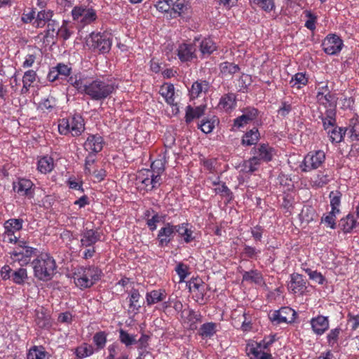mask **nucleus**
I'll return each instance as SVG.
<instances>
[{
    "label": "nucleus",
    "mask_w": 359,
    "mask_h": 359,
    "mask_svg": "<svg viewBox=\"0 0 359 359\" xmlns=\"http://www.w3.org/2000/svg\"><path fill=\"white\" fill-rule=\"evenodd\" d=\"M68 82L79 94L93 101L103 102L110 97L117 89L114 81L104 76L90 77L79 74L69 76Z\"/></svg>",
    "instance_id": "nucleus-1"
},
{
    "label": "nucleus",
    "mask_w": 359,
    "mask_h": 359,
    "mask_svg": "<svg viewBox=\"0 0 359 359\" xmlns=\"http://www.w3.org/2000/svg\"><path fill=\"white\" fill-rule=\"evenodd\" d=\"M34 276L43 281L52 279L55 273L57 265L55 259L48 254L37 256L32 262Z\"/></svg>",
    "instance_id": "nucleus-2"
},
{
    "label": "nucleus",
    "mask_w": 359,
    "mask_h": 359,
    "mask_svg": "<svg viewBox=\"0 0 359 359\" xmlns=\"http://www.w3.org/2000/svg\"><path fill=\"white\" fill-rule=\"evenodd\" d=\"M102 271L95 266H79L73 272L75 285L80 289L89 288L100 280Z\"/></svg>",
    "instance_id": "nucleus-3"
},
{
    "label": "nucleus",
    "mask_w": 359,
    "mask_h": 359,
    "mask_svg": "<svg viewBox=\"0 0 359 359\" xmlns=\"http://www.w3.org/2000/svg\"><path fill=\"white\" fill-rule=\"evenodd\" d=\"M274 341L275 337L269 336L259 342H249L245 348L246 353L248 355H252L254 359H273L272 355L269 351Z\"/></svg>",
    "instance_id": "nucleus-4"
},
{
    "label": "nucleus",
    "mask_w": 359,
    "mask_h": 359,
    "mask_svg": "<svg viewBox=\"0 0 359 359\" xmlns=\"http://www.w3.org/2000/svg\"><path fill=\"white\" fill-rule=\"evenodd\" d=\"M84 121L81 116L74 115L69 118H62L58 124V131L61 135H67L71 134L76 137L81 135L84 131Z\"/></svg>",
    "instance_id": "nucleus-5"
},
{
    "label": "nucleus",
    "mask_w": 359,
    "mask_h": 359,
    "mask_svg": "<svg viewBox=\"0 0 359 359\" xmlns=\"http://www.w3.org/2000/svg\"><path fill=\"white\" fill-rule=\"evenodd\" d=\"M86 44L93 51L108 53L112 44L111 34L107 32H92L86 39Z\"/></svg>",
    "instance_id": "nucleus-6"
},
{
    "label": "nucleus",
    "mask_w": 359,
    "mask_h": 359,
    "mask_svg": "<svg viewBox=\"0 0 359 359\" xmlns=\"http://www.w3.org/2000/svg\"><path fill=\"white\" fill-rule=\"evenodd\" d=\"M36 252V248L28 246L26 242L20 241L18 246L9 252L11 263H18L21 266H26Z\"/></svg>",
    "instance_id": "nucleus-7"
},
{
    "label": "nucleus",
    "mask_w": 359,
    "mask_h": 359,
    "mask_svg": "<svg viewBox=\"0 0 359 359\" xmlns=\"http://www.w3.org/2000/svg\"><path fill=\"white\" fill-rule=\"evenodd\" d=\"M326 155L323 150H315L309 152L299 164L302 172H308L320 168L325 163Z\"/></svg>",
    "instance_id": "nucleus-8"
},
{
    "label": "nucleus",
    "mask_w": 359,
    "mask_h": 359,
    "mask_svg": "<svg viewBox=\"0 0 359 359\" xmlns=\"http://www.w3.org/2000/svg\"><path fill=\"white\" fill-rule=\"evenodd\" d=\"M72 16L74 20L82 26L88 25L97 19V13L92 6L79 5L72 10Z\"/></svg>",
    "instance_id": "nucleus-9"
},
{
    "label": "nucleus",
    "mask_w": 359,
    "mask_h": 359,
    "mask_svg": "<svg viewBox=\"0 0 359 359\" xmlns=\"http://www.w3.org/2000/svg\"><path fill=\"white\" fill-rule=\"evenodd\" d=\"M22 219L13 218L6 220L4 224V241L9 243H16L20 238V231L22 229Z\"/></svg>",
    "instance_id": "nucleus-10"
},
{
    "label": "nucleus",
    "mask_w": 359,
    "mask_h": 359,
    "mask_svg": "<svg viewBox=\"0 0 359 359\" xmlns=\"http://www.w3.org/2000/svg\"><path fill=\"white\" fill-rule=\"evenodd\" d=\"M177 55L180 60L182 62H189L196 58V48L194 44L182 43L179 44L175 53L170 55L168 53H166L168 60L175 59L174 55Z\"/></svg>",
    "instance_id": "nucleus-11"
},
{
    "label": "nucleus",
    "mask_w": 359,
    "mask_h": 359,
    "mask_svg": "<svg viewBox=\"0 0 359 359\" xmlns=\"http://www.w3.org/2000/svg\"><path fill=\"white\" fill-rule=\"evenodd\" d=\"M269 318L276 324L291 323L296 318V312L290 307H283L270 314Z\"/></svg>",
    "instance_id": "nucleus-12"
},
{
    "label": "nucleus",
    "mask_w": 359,
    "mask_h": 359,
    "mask_svg": "<svg viewBox=\"0 0 359 359\" xmlns=\"http://www.w3.org/2000/svg\"><path fill=\"white\" fill-rule=\"evenodd\" d=\"M344 46L343 41L336 34H328L322 43L325 53L332 55L338 54Z\"/></svg>",
    "instance_id": "nucleus-13"
},
{
    "label": "nucleus",
    "mask_w": 359,
    "mask_h": 359,
    "mask_svg": "<svg viewBox=\"0 0 359 359\" xmlns=\"http://www.w3.org/2000/svg\"><path fill=\"white\" fill-rule=\"evenodd\" d=\"M251 153L262 163L271 161L276 155V150L269 144H261L254 147Z\"/></svg>",
    "instance_id": "nucleus-14"
},
{
    "label": "nucleus",
    "mask_w": 359,
    "mask_h": 359,
    "mask_svg": "<svg viewBox=\"0 0 359 359\" xmlns=\"http://www.w3.org/2000/svg\"><path fill=\"white\" fill-rule=\"evenodd\" d=\"M80 246L81 248L92 247L101 238L100 232L96 229H84L81 232Z\"/></svg>",
    "instance_id": "nucleus-15"
},
{
    "label": "nucleus",
    "mask_w": 359,
    "mask_h": 359,
    "mask_svg": "<svg viewBox=\"0 0 359 359\" xmlns=\"http://www.w3.org/2000/svg\"><path fill=\"white\" fill-rule=\"evenodd\" d=\"M182 323L186 329L194 330L197 325L201 321V315L192 309H184L181 315Z\"/></svg>",
    "instance_id": "nucleus-16"
},
{
    "label": "nucleus",
    "mask_w": 359,
    "mask_h": 359,
    "mask_svg": "<svg viewBox=\"0 0 359 359\" xmlns=\"http://www.w3.org/2000/svg\"><path fill=\"white\" fill-rule=\"evenodd\" d=\"M104 145V140L102 136L98 134L89 135L84 142V149L90 154L95 155L102 151Z\"/></svg>",
    "instance_id": "nucleus-17"
},
{
    "label": "nucleus",
    "mask_w": 359,
    "mask_h": 359,
    "mask_svg": "<svg viewBox=\"0 0 359 359\" xmlns=\"http://www.w3.org/2000/svg\"><path fill=\"white\" fill-rule=\"evenodd\" d=\"M176 233V225H172L167 223L163 227L161 228L158 233V246L163 248L167 246L174 237Z\"/></svg>",
    "instance_id": "nucleus-18"
},
{
    "label": "nucleus",
    "mask_w": 359,
    "mask_h": 359,
    "mask_svg": "<svg viewBox=\"0 0 359 359\" xmlns=\"http://www.w3.org/2000/svg\"><path fill=\"white\" fill-rule=\"evenodd\" d=\"M288 290L293 294L302 295L306 290V282L300 274H292Z\"/></svg>",
    "instance_id": "nucleus-19"
},
{
    "label": "nucleus",
    "mask_w": 359,
    "mask_h": 359,
    "mask_svg": "<svg viewBox=\"0 0 359 359\" xmlns=\"http://www.w3.org/2000/svg\"><path fill=\"white\" fill-rule=\"evenodd\" d=\"M310 324L313 332L319 336L323 334L330 327L328 317L320 315L312 318L310 320Z\"/></svg>",
    "instance_id": "nucleus-20"
},
{
    "label": "nucleus",
    "mask_w": 359,
    "mask_h": 359,
    "mask_svg": "<svg viewBox=\"0 0 359 359\" xmlns=\"http://www.w3.org/2000/svg\"><path fill=\"white\" fill-rule=\"evenodd\" d=\"M257 116V110L255 108H248L243 114L234 119L233 127L239 129L245 127L249 123L255 120Z\"/></svg>",
    "instance_id": "nucleus-21"
},
{
    "label": "nucleus",
    "mask_w": 359,
    "mask_h": 359,
    "mask_svg": "<svg viewBox=\"0 0 359 359\" xmlns=\"http://www.w3.org/2000/svg\"><path fill=\"white\" fill-rule=\"evenodd\" d=\"M33 182L28 179H19L18 182H13V189L21 196H25L29 198L33 196L32 187Z\"/></svg>",
    "instance_id": "nucleus-22"
},
{
    "label": "nucleus",
    "mask_w": 359,
    "mask_h": 359,
    "mask_svg": "<svg viewBox=\"0 0 359 359\" xmlns=\"http://www.w3.org/2000/svg\"><path fill=\"white\" fill-rule=\"evenodd\" d=\"M167 297V293L164 289L153 290L147 292L145 299L147 306H151L159 302H163Z\"/></svg>",
    "instance_id": "nucleus-23"
},
{
    "label": "nucleus",
    "mask_w": 359,
    "mask_h": 359,
    "mask_svg": "<svg viewBox=\"0 0 359 359\" xmlns=\"http://www.w3.org/2000/svg\"><path fill=\"white\" fill-rule=\"evenodd\" d=\"M316 100L320 105L324 106L327 109H335L337 97L331 92L327 94L316 95Z\"/></svg>",
    "instance_id": "nucleus-24"
},
{
    "label": "nucleus",
    "mask_w": 359,
    "mask_h": 359,
    "mask_svg": "<svg viewBox=\"0 0 359 359\" xmlns=\"http://www.w3.org/2000/svg\"><path fill=\"white\" fill-rule=\"evenodd\" d=\"M55 167L54 160L51 156H43L37 161V170L42 174L50 172Z\"/></svg>",
    "instance_id": "nucleus-25"
},
{
    "label": "nucleus",
    "mask_w": 359,
    "mask_h": 359,
    "mask_svg": "<svg viewBox=\"0 0 359 359\" xmlns=\"http://www.w3.org/2000/svg\"><path fill=\"white\" fill-rule=\"evenodd\" d=\"M219 74L224 78H231L236 73L240 71L238 65L230 62H222L219 65Z\"/></svg>",
    "instance_id": "nucleus-26"
},
{
    "label": "nucleus",
    "mask_w": 359,
    "mask_h": 359,
    "mask_svg": "<svg viewBox=\"0 0 359 359\" xmlns=\"http://www.w3.org/2000/svg\"><path fill=\"white\" fill-rule=\"evenodd\" d=\"M236 106V97L233 93H227L222 96L218 107L226 111L233 109Z\"/></svg>",
    "instance_id": "nucleus-27"
},
{
    "label": "nucleus",
    "mask_w": 359,
    "mask_h": 359,
    "mask_svg": "<svg viewBox=\"0 0 359 359\" xmlns=\"http://www.w3.org/2000/svg\"><path fill=\"white\" fill-rule=\"evenodd\" d=\"M58 23L55 20H52L47 24V28L43 35V43H54L55 39L57 36Z\"/></svg>",
    "instance_id": "nucleus-28"
},
{
    "label": "nucleus",
    "mask_w": 359,
    "mask_h": 359,
    "mask_svg": "<svg viewBox=\"0 0 359 359\" xmlns=\"http://www.w3.org/2000/svg\"><path fill=\"white\" fill-rule=\"evenodd\" d=\"M53 12L51 10H42L39 11L33 22V25L36 28H42L46 24L52 21Z\"/></svg>",
    "instance_id": "nucleus-29"
},
{
    "label": "nucleus",
    "mask_w": 359,
    "mask_h": 359,
    "mask_svg": "<svg viewBox=\"0 0 359 359\" xmlns=\"http://www.w3.org/2000/svg\"><path fill=\"white\" fill-rule=\"evenodd\" d=\"M159 93L168 104H175V87L172 84L165 83L162 85L160 88Z\"/></svg>",
    "instance_id": "nucleus-30"
},
{
    "label": "nucleus",
    "mask_w": 359,
    "mask_h": 359,
    "mask_svg": "<svg viewBox=\"0 0 359 359\" xmlns=\"http://www.w3.org/2000/svg\"><path fill=\"white\" fill-rule=\"evenodd\" d=\"M176 233L183 238L184 242L189 243L195 239L193 231L189 228L188 223H182L176 225Z\"/></svg>",
    "instance_id": "nucleus-31"
},
{
    "label": "nucleus",
    "mask_w": 359,
    "mask_h": 359,
    "mask_svg": "<svg viewBox=\"0 0 359 359\" xmlns=\"http://www.w3.org/2000/svg\"><path fill=\"white\" fill-rule=\"evenodd\" d=\"M325 130L333 128L336 124V110L335 109H326L324 114L320 116Z\"/></svg>",
    "instance_id": "nucleus-32"
},
{
    "label": "nucleus",
    "mask_w": 359,
    "mask_h": 359,
    "mask_svg": "<svg viewBox=\"0 0 359 359\" xmlns=\"http://www.w3.org/2000/svg\"><path fill=\"white\" fill-rule=\"evenodd\" d=\"M330 180V176L327 172L319 171L316 175L311 178L310 184L312 187L320 188L328 184Z\"/></svg>",
    "instance_id": "nucleus-33"
},
{
    "label": "nucleus",
    "mask_w": 359,
    "mask_h": 359,
    "mask_svg": "<svg viewBox=\"0 0 359 359\" xmlns=\"http://www.w3.org/2000/svg\"><path fill=\"white\" fill-rule=\"evenodd\" d=\"M358 224L359 222L357 221L353 214L347 215L341 219L339 224L341 230L346 233H351Z\"/></svg>",
    "instance_id": "nucleus-34"
},
{
    "label": "nucleus",
    "mask_w": 359,
    "mask_h": 359,
    "mask_svg": "<svg viewBox=\"0 0 359 359\" xmlns=\"http://www.w3.org/2000/svg\"><path fill=\"white\" fill-rule=\"evenodd\" d=\"M205 106L200 105L195 108L191 105L186 107L185 121L187 123H191L194 118L201 117L205 112Z\"/></svg>",
    "instance_id": "nucleus-35"
},
{
    "label": "nucleus",
    "mask_w": 359,
    "mask_h": 359,
    "mask_svg": "<svg viewBox=\"0 0 359 359\" xmlns=\"http://www.w3.org/2000/svg\"><path fill=\"white\" fill-rule=\"evenodd\" d=\"M259 140V133L257 128H253L246 132L242 138V144L244 146H252L257 143Z\"/></svg>",
    "instance_id": "nucleus-36"
},
{
    "label": "nucleus",
    "mask_w": 359,
    "mask_h": 359,
    "mask_svg": "<svg viewBox=\"0 0 359 359\" xmlns=\"http://www.w3.org/2000/svg\"><path fill=\"white\" fill-rule=\"evenodd\" d=\"M346 132L352 141H359V117L349 121Z\"/></svg>",
    "instance_id": "nucleus-37"
},
{
    "label": "nucleus",
    "mask_w": 359,
    "mask_h": 359,
    "mask_svg": "<svg viewBox=\"0 0 359 359\" xmlns=\"http://www.w3.org/2000/svg\"><path fill=\"white\" fill-rule=\"evenodd\" d=\"M95 352V348L91 344L83 343L74 349V354L77 359H83L90 356Z\"/></svg>",
    "instance_id": "nucleus-38"
},
{
    "label": "nucleus",
    "mask_w": 359,
    "mask_h": 359,
    "mask_svg": "<svg viewBox=\"0 0 359 359\" xmlns=\"http://www.w3.org/2000/svg\"><path fill=\"white\" fill-rule=\"evenodd\" d=\"M216 332L217 324L212 322L203 323L198 331L199 335L203 339L211 338Z\"/></svg>",
    "instance_id": "nucleus-39"
},
{
    "label": "nucleus",
    "mask_w": 359,
    "mask_h": 359,
    "mask_svg": "<svg viewBox=\"0 0 359 359\" xmlns=\"http://www.w3.org/2000/svg\"><path fill=\"white\" fill-rule=\"evenodd\" d=\"M306 266V264H302V269L307 273L310 280L319 285H323L325 283L326 278L320 272H318L316 270H312L311 269Z\"/></svg>",
    "instance_id": "nucleus-40"
},
{
    "label": "nucleus",
    "mask_w": 359,
    "mask_h": 359,
    "mask_svg": "<svg viewBox=\"0 0 359 359\" xmlns=\"http://www.w3.org/2000/svg\"><path fill=\"white\" fill-rule=\"evenodd\" d=\"M36 74L33 70H28L25 72L22 77L23 86L21 89V93L25 94L29 91L30 86L36 81Z\"/></svg>",
    "instance_id": "nucleus-41"
},
{
    "label": "nucleus",
    "mask_w": 359,
    "mask_h": 359,
    "mask_svg": "<svg viewBox=\"0 0 359 359\" xmlns=\"http://www.w3.org/2000/svg\"><path fill=\"white\" fill-rule=\"evenodd\" d=\"M216 49V44L210 38H205L200 43V51L203 55H210Z\"/></svg>",
    "instance_id": "nucleus-42"
},
{
    "label": "nucleus",
    "mask_w": 359,
    "mask_h": 359,
    "mask_svg": "<svg viewBox=\"0 0 359 359\" xmlns=\"http://www.w3.org/2000/svg\"><path fill=\"white\" fill-rule=\"evenodd\" d=\"M308 81L309 77L306 73L298 72L292 77L290 83L292 87L300 89L307 84Z\"/></svg>",
    "instance_id": "nucleus-43"
},
{
    "label": "nucleus",
    "mask_w": 359,
    "mask_h": 359,
    "mask_svg": "<svg viewBox=\"0 0 359 359\" xmlns=\"http://www.w3.org/2000/svg\"><path fill=\"white\" fill-rule=\"evenodd\" d=\"M27 358V359H49L45 348L43 346H36L29 350Z\"/></svg>",
    "instance_id": "nucleus-44"
},
{
    "label": "nucleus",
    "mask_w": 359,
    "mask_h": 359,
    "mask_svg": "<svg viewBox=\"0 0 359 359\" xmlns=\"http://www.w3.org/2000/svg\"><path fill=\"white\" fill-rule=\"evenodd\" d=\"M108 355L105 359H130L126 353H121V355L117 357V355L121 352V347L118 344L114 343L110 344L108 348Z\"/></svg>",
    "instance_id": "nucleus-45"
},
{
    "label": "nucleus",
    "mask_w": 359,
    "mask_h": 359,
    "mask_svg": "<svg viewBox=\"0 0 359 359\" xmlns=\"http://www.w3.org/2000/svg\"><path fill=\"white\" fill-rule=\"evenodd\" d=\"M243 281L255 283L258 285L263 283V277L257 270L245 271L243 275Z\"/></svg>",
    "instance_id": "nucleus-46"
},
{
    "label": "nucleus",
    "mask_w": 359,
    "mask_h": 359,
    "mask_svg": "<svg viewBox=\"0 0 359 359\" xmlns=\"http://www.w3.org/2000/svg\"><path fill=\"white\" fill-rule=\"evenodd\" d=\"M261 165V162L252 156L249 160L244 161L242 165V171L245 173H252L257 170Z\"/></svg>",
    "instance_id": "nucleus-47"
},
{
    "label": "nucleus",
    "mask_w": 359,
    "mask_h": 359,
    "mask_svg": "<svg viewBox=\"0 0 359 359\" xmlns=\"http://www.w3.org/2000/svg\"><path fill=\"white\" fill-rule=\"evenodd\" d=\"M346 133L342 128L334 127L327 131L330 140L332 143H339L342 141L343 137Z\"/></svg>",
    "instance_id": "nucleus-48"
},
{
    "label": "nucleus",
    "mask_w": 359,
    "mask_h": 359,
    "mask_svg": "<svg viewBox=\"0 0 359 359\" xmlns=\"http://www.w3.org/2000/svg\"><path fill=\"white\" fill-rule=\"evenodd\" d=\"M208 88V83L205 81L202 82H194L191 89L189 90V95L191 99H195L198 97L201 93L205 91Z\"/></svg>",
    "instance_id": "nucleus-49"
},
{
    "label": "nucleus",
    "mask_w": 359,
    "mask_h": 359,
    "mask_svg": "<svg viewBox=\"0 0 359 359\" xmlns=\"http://www.w3.org/2000/svg\"><path fill=\"white\" fill-rule=\"evenodd\" d=\"M107 334L104 331L96 332L93 337V342L97 351L103 349L107 344Z\"/></svg>",
    "instance_id": "nucleus-50"
},
{
    "label": "nucleus",
    "mask_w": 359,
    "mask_h": 359,
    "mask_svg": "<svg viewBox=\"0 0 359 359\" xmlns=\"http://www.w3.org/2000/svg\"><path fill=\"white\" fill-rule=\"evenodd\" d=\"M342 194L339 191H332L329 194L330 200L331 210L340 212L339 207L341 205V199Z\"/></svg>",
    "instance_id": "nucleus-51"
},
{
    "label": "nucleus",
    "mask_w": 359,
    "mask_h": 359,
    "mask_svg": "<svg viewBox=\"0 0 359 359\" xmlns=\"http://www.w3.org/2000/svg\"><path fill=\"white\" fill-rule=\"evenodd\" d=\"M120 341L126 346H130L137 343L136 335L130 334L127 331L120 329L118 330Z\"/></svg>",
    "instance_id": "nucleus-52"
},
{
    "label": "nucleus",
    "mask_w": 359,
    "mask_h": 359,
    "mask_svg": "<svg viewBox=\"0 0 359 359\" xmlns=\"http://www.w3.org/2000/svg\"><path fill=\"white\" fill-rule=\"evenodd\" d=\"M140 297L141 296H140V294L138 290L133 288L130 291L129 306L130 309H132L133 310H135L137 311H139V309L141 307L140 305L138 304Z\"/></svg>",
    "instance_id": "nucleus-53"
},
{
    "label": "nucleus",
    "mask_w": 359,
    "mask_h": 359,
    "mask_svg": "<svg viewBox=\"0 0 359 359\" xmlns=\"http://www.w3.org/2000/svg\"><path fill=\"white\" fill-rule=\"evenodd\" d=\"M338 214H339V212L330 210L327 215L322 217L321 222L325 224L327 227L334 229L336 227V215Z\"/></svg>",
    "instance_id": "nucleus-54"
},
{
    "label": "nucleus",
    "mask_w": 359,
    "mask_h": 359,
    "mask_svg": "<svg viewBox=\"0 0 359 359\" xmlns=\"http://www.w3.org/2000/svg\"><path fill=\"white\" fill-rule=\"evenodd\" d=\"M172 2L171 9L170 11V16L172 18H175L177 16L180 15L184 9V4L181 0H172Z\"/></svg>",
    "instance_id": "nucleus-55"
},
{
    "label": "nucleus",
    "mask_w": 359,
    "mask_h": 359,
    "mask_svg": "<svg viewBox=\"0 0 359 359\" xmlns=\"http://www.w3.org/2000/svg\"><path fill=\"white\" fill-rule=\"evenodd\" d=\"M217 120L215 118L203 120L199 125V128L205 134L210 133L215 127Z\"/></svg>",
    "instance_id": "nucleus-56"
},
{
    "label": "nucleus",
    "mask_w": 359,
    "mask_h": 359,
    "mask_svg": "<svg viewBox=\"0 0 359 359\" xmlns=\"http://www.w3.org/2000/svg\"><path fill=\"white\" fill-rule=\"evenodd\" d=\"M13 281L16 284H22L27 278V270L24 268H20L15 271L12 275Z\"/></svg>",
    "instance_id": "nucleus-57"
},
{
    "label": "nucleus",
    "mask_w": 359,
    "mask_h": 359,
    "mask_svg": "<svg viewBox=\"0 0 359 359\" xmlns=\"http://www.w3.org/2000/svg\"><path fill=\"white\" fill-rule=\"evenodd\" d=\"M175 271L177 273V274L179 276V283H182L184 281L185 278L188 276V275L189 274V267L182 264V263H180L177 265L176 268H175Z\"/></svg>",
    "instance_id": "nucleus-58"
},
{
    "label": "nucleus",
    "mask_w": 359,
    "mask_h": 359,
    "mask_svg": "<svg viewBox=\"0 0 359 359\" xmlns=\"http://www.w3.org/2000/svg\"><path fill=\"white\" fill-rule=\"evenodd\" d=\"M172 0H158L155 6L156 9L162 13H170Z\"/></svg>",
    "instance_id": "nucleus-59"
},
{
    "label": "nucleus",
    "mask_w": 359,
    "mask_h": 359,
    "mask_svg": "<svg viewBox=\"0 0 359 359\" xmlns=\"http://www.w3.org/2000/svg\"><path fill=\"white\" fill-rule=\"evenodd\" d=\"M339 328H334L330 330L327 336V342L330 346H334L337 343V339L340 334Z\"/></svg>",
    "instance_id": "nucleus-60"
},
{
    "label": "nucleus",
    "mask_w": 359,
    "mask_h": 359,
    "mask_svg": "<svg viewBox=\"0 0 359 359\" xmlns=\"http://www.w3.org/2000/svg\"><path fill=\"white\" fill-rule=\"evenodd\" d=\"M306 16L308 18L305 22V27L313 31L316 29V16L311 11H306Z\"/></svg>",
    "instance_id": "nucleus-61"
},
{
    "label": "nucleus",
    "mask_w": 359,
    "mask_h": 359,
    "mask_svg": "<svg viewBox=\"0 0 359 359\" xmlns=\"http://www.w3.org/2000/svg\"><path fill=\"white\" fill-rule=\"evenodd\" d=\"M95 162V155L89 154L86 157L84 172L86 175H90L92 174L90 167L94 164Z\"/></svg>",
    "instance_id": "nucleus-62"
},
{
    "label": "nucleus",
    "mask_w": 359,
    "mask_h": 359,
    "mask_svg": "<svg viewBox=\"0 0 359 359\" xmlns=\"http://www.w3.org/2000/svg\"><path fill=\"white\" fill-rule=\"evenodd\" d=\"M57 36L62 38L64 40L68 39L71 36V32L67 27V22H64L57 31Z\"/></svg>",
    "instance_id": "nucleus-63"
},
{
    "label": "nucleus",
    "mask_w": 359,
    "mask_h": 359,
    "mask_svg": "<svg viewBox=\"0 0 359 359\" xmlns=\"http://www.w3.org/2000/svg\"><path fill=\"white\" fill-rule=\"evenodd\" d=\"M55 105V101L50 99H44L39 104V109L43 111H50Z\"/></svg>",
    "instance_id": "nucleus-64"
}]
</instances>
